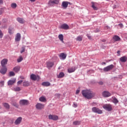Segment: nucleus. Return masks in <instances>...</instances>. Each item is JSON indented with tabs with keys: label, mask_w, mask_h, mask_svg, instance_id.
I'll use <instances>...</instances> for the list:
<instances>
[{
	"label": "nucleus",
	"mask_w": 127,
	"mask_h": 127,
	"mask_svg": "<svg viewBox=\"0 0 127 127\" xmlns=\"http://www.w3.org/2000/svg\"><path fill=\"white\" fill-rule=\"evenodd\" d=\"M82 95L85 99L91 100L96 96V93L91 90L85 89L82 91Z\"/></svg>",
	"instance_id": "1"
},
{
	"label": "nucleus",
	"mask_w": 127,
	"mask_h": 127,
	"mask_svg": "<svg viewBox=\"0 0 127 127\" xmlns=\"http://www.w3.org/2000/svg\"><path fill=\"white\" fill-rule=\"evenodd\" d=\"M103 109L108 112H112L113 110V105L110 104H106L103 106Z\"/></svg>",
	"instance_id": "2"
},
{
	"label": "nucleus",
	"mask_w": 127,
	"mask_h": 127,
	"mask_svg": "<svg viewBox=\"0 0 127 127\" xmlns=\"http://www.w3.org/2000/svg\"><path fill=\"white\" fill-rule=\"evenodd\" d=\"M92 111L93 113L98 114L99 115L103 114V111L96 107H93L92 108Z\"/></svg>",
	"instance_id": "3"
},
{
	"label": "nucleus",
	"mask_w": 127,
	"mask_h": 127,
	"mask_svg": "<svg viewBox=\"0 0 127 127\" xmlns=\"http://www.w3.org/2000/svg\"><path fill=\"white\" fill-rule=\"evenodd\" d=\"M115 68V65L114 64H111L110 65H108L103 68V70L104 72H109L111 71V70H113Z\"/></svg>",
	"instance_id": "4"
},
{
	"label": "nucleus",
	"mask_w": 127,
	"mask_h": 127,
	"mask_svg": "<svg viewBox=\"0 0 127 127\" xmlns=\"http://www.w3.org/2000/svg\"><path fill=\"white\" fill-rule=\"evenodd\" d=\"M30 79L31 80H33V81H39L40 80V77L38 75H35L34 74H32L30 75Z\"/></svg>",
	"instance_id": "5"
},
{
	"label": "nucleus",
	"mask_w": 127,
	"mask_h": 127,
	"mask_svg": "<svg viewBox=\"0 0 127 127\" xmlns=\"http://www.w3.org/2000/svg\"><path fill=\"white\" fill-rule=\"evenodd\" d=\"M19 104L21 106H27L29 104V101L27 100L22 99L20 100Z\"/></svg>",
	"instance_id": "6"
},
{
	"label": "nucleus",
	"mask_w": 127,
	"mask_h": 127,
	"mask_svg": "<svg viewBox=\"0 0 127 127\" xmlns=\"http://www.w3.org/2000/svg\"><path fill=\"white\" fill-rule=\"evenodd\" d=\"M59 3V0H50L48 2L49 5L51 6H53V4H58Z\"/></svg>",
	"instance_id": "7"
},
{
	"label": "nucleus",
	"mask_w": 127,
	"mask_h": 127,
	"mask_svg": "<svg viewBox=\"0 0 127 127\" xmlns=\"http://www.w3.org/2000/svg\"><path fill=\"white\" fill-rule=\"evenodd\" d=\"M7 72V68L6 66H2L0 70V73L2 74V75H5V74Z\"/></svg>",
	"instance_id": "8"
},
{
	"label": "nucleus",
	"mask_w": 127,
	"mask_h": 127,
	"mask_svg": "<svg viewBox=\"0 0 127 127\" xmlns=\"http://www.w3.org/2000/svg\"><path fill=\"white\" fill-rule=\"evenodd\" d=\"M8 60L7 59H4L1 61V67H5V65L7 64V62Z\"/></svg>",
	"instance_id": "9"
},
{
	"label": "nucleus",
	"mask_w": 127,
	"mask_h": 127,
	"mask_svg": "<svg viewBox=\"0 0 127 127\" xmlns=\"http://www.w3.org/2000/svg\"><path fill=\"white\" fill-rule=\"evenodd\" d=\"M36 108L38 110H42V109H44V104L37 103L36 105Z\"/></svg>",
	"instance_id": "10"
},
{
	"label": "nucleus",
	"mask_w": 127,
	"mask_h": 127,
	"mask_svg": "<svg viewBox=\"0 0 127 127\" xmlns=\"http://www.w3.org/2000/svg\"><path fill=\"white\" fill-rule=\"evenodd\" d=\"M58 116L56 115H50L49 116V120H53V121H57L58 120Z\"/></svg>",
	"instance_id": "11"
},
{
	"label": "nucleus",
	"mask_w": 127,
	"mask_h": 127,
	"mask_svg": "<svg viewBox=\"0 0 127 127\" xmlns=\"http://www.w3.org/2000/svg\"><path fill=\"white\" fill-rule=\"evenodd\" d=\"M102 95L104 98H108V97H110L111 94L109 91H105L103 92Z\"/></svg>",
	"instance_id": "12"
},
{
	"label": "nucleus",
	"mask_w": 127,
	"mask_h": 127,
	"mask_svg": "<svg viewBox=\"0 0 127 127\" xmlns=\"http://www.w3.org/2000/svg\"><path fill=\"white\" fill-rule=\"evenodd\" d=\"M22 121V118L19 117L15 120L14 124H15V125H16V126L20 125V123H21Z\"/></svg>",
	"instance_id": "13"
},
{
	"label": "nucleus",
	"mask_w": 127,
	"mask_h": 127,
	"mask_svg": "<svg viewBox=\"0 0 127 127\" xmlns=\"http://www.w3.org/2000/svg\"><path fill=\"white\" fill-rule=\"evenodd\" d=\"M54 65V63L51 62H47V67L48 68V69H50V68H52L53 66Z\"/></svg>",
	"instance_id": "14"
},
{
	"label": "nucleus",
	"mask_w": 127,
	"mask_h": 127,
	"mask_svg": "<svg viewBox=\"0 0 127 127\" xmlns=\"http://www.w3.org/2000/svg\"><path fill=\"white\" fill-rule=\"evenodd\" d=\"M61 28L67 30L69 28V26L67 24H63L61 26Z\"/></svg>",
	"instance_id": "15"
},
{
	"label": "nucleus",
	"mask_w": 127,
	"mask_h": 127,
	"mask_svg": "<svg viewBox=\"0 0 127 127\" xmlns=\"http://www.w3.org/2000/svg\"><path fill=\"white\" fill-rule=\"evenodd\" d=\"M15 82H16V79L15 78L13 79V80H9L7 82L8 85L10 86L11 85H13Z\"/></svg>",
	"instance_id": "16"
},
{
	"label": "nucleus",
	"mask_w": 127,
	"mask_h": 127,
	"mask_svg": "<svg viewBox=\"0 0 127 127\" xmlns=\"http://www.w3.org/2000/svg\"><path fill=\"white\" fill-rule=\"evenodd\" d=\"M21 38V36L20 35V33H17L15 38V41H20Z\"/></svg>",
	"instance_id": "17"
},
{
	"label": "nucleus",
	"mask_w": 127,
	"mask_h": 127,
	"mask_svg": "<svg viewBox=\"0 0 127 127\" xmlns=\"http://www.w3.org/2000/svg\"><path fill=\"white\" fill-rule=\"evenodd\" d=\"M120 61L122 63H126L127 61V56H123L120 58Z\"/></svg>",
	"instance_id": "18"
},
{
	"label": "nucleus",
	"mask_w": 127,
	"mask_h": 127,
	"mask_svg": "<svg viewBox=\"0 0 127 127\" xmlns=\"http://www.w3.org/2000/svg\"><path fill=\"white\" fill-rule=\"evenodd\" d=\"M113 39L114 41H121V38L118 35H115L113 37Z\"/></svg>",
	"instance_id": "19"
},
{
	"label": "nucleus",
	"mask_w": 127,
	"mask_h": 127,
	"mask_svg": "<svg viewBox=\"0 0 127 127\" xmlns=\"http://www.w3.org/2000/svg\"><path fill=\"white\" fill-rule=\"evenodd\" d=\"M50 85H51V84L49 82H42V85L45 87H49Z\"/></svg>",
	"instance_id": "20"
},
{
	"label": "nucleus",
	"mask_w": 127,
	"mask_h": 127,
	"mask_svg": "<svg viewBox=\"0 0 127 127\" xmlns=\"http://www.w3.org/2000/svg\"><path fill=\"white\" fill-rule=\"evenodd\" d=\"M68 3H69V2H68L67 1H64L62 3V6H63V7L64 8H67V7H68Z\"/></svg>",
	"instance_id": "21"
},
{
	"label": "nucleus",
	"mask_w": 127,
	"mask_h": 127,
	"mask_svg": "<svg viewBox=\"0 0 127 127\" xmlns=\"http://www.w3.org/2000/svg\"><path fill=\"white\" fill-rule=\"evenodd\" d=\"M20 70V66H17L13 68V71L15 72L16 73H18V72H19V70Z\"/></svg>",
	"instance_id": "22"
},
{
	"label": "nucleus",
	"mask_w": 127,
	"mask_h": 127,
	"mask_svg": "<svg viewBox=\"0 0 127 127\" xmlns=\"http://www.w3.org/2000/svg\"><path fill=\"white\" fill-rule=\"evenodd\" d=\"M59 39H60V40L61 41H62V42H63V43H64V36H63V35L62 34H60L59 35Z\"/></svg>",
	"instance_id": "23"
},
{
	"label": "nucleus",
	"mask_w": 127,
	"mask_h": 127,
	"mask_svg": "<svg viewBox=\"0 0 127 127\" xmlns=\"http://www.w3.org/2000/svg\"><path fill=\"white\" fill-rule=\"evenodd\" d=\"M91 3H92V8H93V9L94 10H98V7H97V6H96V3H95V2H91Z\"/></svg>",
	"instance_id": "24"
},
{
	"label": "nucleus",
	"mask_w": 127,
	"mask_h": 127,
	"mask_svg": "<svg viewBox=\"0 0 127 127\" xmlns=\"http://www.w3.org/2000/svg\"><path fill=\"white\" fill-rule=\"evenodd\" d=\"M60 57H61V58H62V59L63 60L66 59V57H67V55L62 53L60 55Z\"/></svg>",
	"instance_id": "25"
},
{
	"label": "nucleus",
	"mask_w": 127,
	"mask_h": 127,
	"mask_svg": "<svg viewBox=\"0 0 127 127\" xmlns=\"http://www.w3.org/2000/svg\"><path fill=\"white\" fill-rule=\"evenodd\" d=\"M3 107L5 108L7 110H9V108H10V106H9V104L7 103H4L3 104Z\"/></svg>",
	"instance_id": "26"
},
{
	"label": "nucleus",
	"mask_w": 127,
	"mask_h": 127,
	"mask_svg": "<svg viewBox=\"0 0 127 127\" xmlns=\"http://www.w3.org/2000/svg\"><path fill=\"white\" fill-rule=\"evenodd\" d=\"M30 84L29 83V82L25 81L23 82V87H28Z\"/></svg>",
	"instance_id": "27"
},
{
	"label": "nucleus",
	"mask_w": 127,
	"mask_h": 127,
	"mask_svg": "<svg viewBox=\"0 0 127 127\" xmlns=\"http://www.w3.org/2000/svg\"><path fill=\"white\" fill-rule=\"evenodd\" d=\"M112 102L115 104V105H117V104H119V100L116 97H113Z\"/></svg>",
	"instance_id": "28"
},
{
	"label": "nucleus",
	"mask_w": 127,
	"mask_h": 127,
	"mask_svg": "<svg viewBox=\"0 0 127 127\" xmlns=\"http://www.w3.org/2000/svg\"><path fill=\"white\" fill-rule=\"evenodd\" d=\"M17 20L19 22V23H24V20L21 18H17Z\"/></svg>",
	"instance_id": "29"
},
{
	"label": "nucleus",
	"mask_w": 127,
	"mask_h": 127,
	"mask_svg": "<svg viewBox=\"0 0 127 127\" xmlns=\"http://www.w3.org/2000/svg\"><path fill=\"white\" fill-rule=\"evenodd\" d=\"M75 67H71L68 69V73H73V72L75 71Z\"/></svg>",
	"instance_id": "30"
},
{
	"label": "nucleus",
	"mask_w": 127,
	"mask_h": 127,
	"mask_svg": "<svg viewBox=\"0 0 127 127\" xmlns=\"http://www.w3.org/2000/svg\"><path fill=\"white\" fill-rule=\"evenodd\" d=\"M11 105L13 106V107H15V108H18V104H17L15 101H12Z\"/></svg>",
	"instance_id": "31"
},
{
	"label": "nucleus",
	"mask_w": 127,
	"mask_h": 127,
	"mask_svg": "<svg viewBox=\"0 0 127 127\" xmlns=\"http://www.w3.org/2000/svg\"><path fill=\"white\" fill-rule=\"evenodd\" d=\"M81 124V122L80 121H74L73 123V125H74V126H79V125Z\"/></svg>",
	"instance_id": "32"
},
{
	"label": "nucleus",
	"mask_w": 127,
	"mask_h": 127,
	"mask_svg": "<svg viewBox=\"0 0 127 127\" xmlns=\"http://www.w3.org/2000/svg\"><path fill=\"white\" fill-rule=\"evenodd\" d=\"M22 60H23V58H22V56H20L19 58L17 59L18 63H20Z\"/></svg>",
	"instance_id": "33"
},
{
	"label": "nucleus",
	"mask_w": 127,
	"mask_h": 127,
	"mask_svg": "<svg viewBox=\"0 0 127 127\" xmlns=\"http://www.w3.org/2000/svg\"><path fill=\"white\" fill-rule=\"evenodd\" d=\"M76 40H77V41H82V40H83V37L79 36L76 38Z\"/></svg>",
	"instance_id": "34"
},
{
	"label": "nucleus",
	"mask_w": 127,
	"mask_h": 127,
	"mask_svg": "<svg viewBox=\"0 0 127 127\" xmlns=\"http://www.w3.org/2000/svg\"><path fill=\"white\" fill-rule=\"evenodd\" d=\"M23 52H25V46L22 47L21 48L20 53H23Z\"/></svg>",
	"instance_id": "35"
},
{
	"label": "nucleus",
	"mask_w": 127,
	"mask_h": 127,
	"mask_svg": "<svg viewBox=\"0 0 127 127\" xmlns=\"http://www.w3.org/2000/svg\"><path fill=\"white\" fill-rule=\"evenodd\" d=\"M39 101H40V102H45L46 99L44 97H41L39 98Z\"/></svg>",
	"instance_id": "36"
},
{
	"label": "nucleus",
	"mask_w": 127,
	"mask_h": 127,
	"mask_svg": "<svg viewBox=\"0 0 127 127\" xmlns=\"http://www.w3.org/2000/svg\"><path fill=\"white\" fill-rule=\"evenodd\" d=\"M21 89L19 87H16L14 88L15 92H19Z\"/></svg>",
	"instance_id": "37"
},
{
	"label": "nucleus",
	"mask_w": 127,
	"mask_h": 127,
	"mask_svg": "<svg viewBox=\"0 0 127 127\" xmlns=\"http://www.w3.org/2000/svg\"><path fill=\"white\" fill-rule=\"evenodd\" d=\"M16 6H17V5H16V3H12L11 4V7H12V8H16Z\"/></svg>",
	"instance_id": "38"
},
{
	"label": "nucleus",
	"mask_w": 127,
	"mask_h": 127,
	"mask_svg": "<svg viewBox=\"0 0 127 127\" xmlns=\"http://www.w3.org/2000/svg\"><path fill=\"white\" fill-rule=\"evenodd\" d=\"M64 76V73L63 72H61L60 73L58 78H63V77Z\"/></svg>",
	"instance_id": "39"
},
{
	"label": "nucleus",
	"mask_w": 127,
	"mask_h": 127,
	"mask_svg": "<svg viewBox=\"0 0 127 127\" xmlns=\"http://www.w3.org/2000/svg\"><path fill=\"white\" fill-rule=\"evenodd\" d=\"M9 75L10 77H12V76H15V73H14L13 71H10L9 73Z\"/></svg>",
	"instance_id": "40"
},
{
	"label": "nucleus",
	"mask_w": 127,
	"mask_h": 127,
	"mask_svg": "<svg viewBox=\"0 0 127 127\" xmlns=\"http://www.w3.org/2000/svg\"><path fill=\"white\" fill-rule=\"evenodd\" d=\"M0 85L1 87H3L4 85V81H1L0 82Z\"/></svg>",
	"instance_id": "41"
},
{
	"label": "nucleus",
	"mask_w": 127,
	"mask_h": 127,
	"mask_svg": "<svg viewBox=\"0 0 127 127\" xmlns=\"http://www.w3.org/2000/svg\"><path fill=\"white\" fill-rule=\"evenodd\" d=\"M3 34L1 30H0V38H2Z\"/></svg>",
	"instance_id": "42"
},
{
	"label": "nucleus",
	"mask_w": 127,
	"mask_h": 127,
	"mask_svg": "<svg viewBox=\"0 0 127 127\" xmlns=\"http://www.w3.org/2000/svg\"><path fill=\"white\" fill-rule=\"evenodd\" d=\"M22 80H19L17 82V85H20L22 83Z\"/></svg>",
	"instance_id": "43"
},
{
	"label": "nucleus",
	"mask_w": 127,
	"mask_h": 127,
	"mask_svg": "<svg viewBox=\"0 0 127 127\" xmlns=\"http://www.w3.org/2000/svg\"><path fill=\"white\" fill-rule=\"evenodd\" d=\"M73 107H74V108H77V107H78V105H77V103H73Z\"/></svg>",
	"instance_id": "44"
},
{
	"label": "nucleus",
	"mask_w": 127,
	"mask_h": 127,
	"mask_svg": "<svg viewBox=\"0 0 127 127\" xmlns=\"http://www.w3.org/2000/svg\"><path fill=\"white\" fill-rule=\"evenodd\" d=\"M79 93H80V89H77V90H76V91L75 94H76V95H78V94H79Z\"/></svg>",
	"instance_id": "45"
},
{
	"label": "nucleus",
	"mask_w": 127,
	"mask_h": 127,
	"mask_svg": "<svg viewBox=\"0 0 127 127\" xmlns=\"http://www.w3.org/2000/svg\"><path fill=\"white\" fill-rule=\"evenodd\" d=\"M87 37H88V39H92V37H91V36H89L88 34L87 35Z\"/></svg>",
	"instance_id": "46"
},
{
	"label": "nucleus",
	"mask_w": 127,
	"mask_h": 127,
	"mask_svg": "<svg viewBox=\"0 0 127 127\" xmlns=\"http://www.w3.org/2000/svg\"><path fill=\"white\" fill-rule=\"evenodd\" d=\"M95 32H100V29L97 28V29L95 30Z\"/></svg>",
	"instance_id": "47"
},
{
	"label": "nucleus",
	"mask_w": 127,
	"mask_h": 127,
	"mask_svg": "<svg viewBox=\"0 0 127 127\" xmlns=\"http://www.w3.org/2000/svg\"><path fill=\"white\" fill-rule=\"evenodd\" d=\"M117 54H118L119 56H121V51H118L117 52Z\"/></svg>",
	"instance_id": "48"
},
{
	"label": "nucleus",
	"mask_w": 127,
	"mask_h": 127,
	"mask_svg": "<svg viewBox=\"0 0 127 127\" xmlns=\"http://www.w3.org/2000/svg\"><path fill=\"white\" fill-rule=\"evenodd\" d=\"M98 84H99V85H103L104 82H103L102 81H100L98 82Z\"/></svg>",
	"instance_id": "49"
},
{
	"label": "nucleus",
	"mask_w": 127,
	"mask_h": 127,
	"mask_svg": "<svg viewBox=\"0 0 127 127\" xmlns=\"http://www.w3.org/2000/svg\"><path fill=\"white\" fill-rule=\"evenodd\" d=\"M8 32H9V34H12V33H11V29H9Z\"/></svg>",
	"instance_id": "50"
},
{
	"label": "nucleus",
	"mask_w": 127,
	"mask_h": 127,
	"mask_svg": "<svg viewBox=\"0 0 127 127\" xmlns=\"http://www.w3.org/2000/svg\"><path fill=\"white\" fill-rule=\"evenodd\" d=\"M119 25L120 26V27H124V25H123V24H119Z\"/></svg>",
	"instance_id": "51"
},
{
	"label": "nucleus",
	"mask_w": 127,
	"mask_h": 127,
	"mask_svg": "<svg viewBox=\"0 0 127 127\" xmlns=\"http://www.w3.org/2000/svg\"><path fill=\"white\" fill-rule=\"evenodd\" d=\"M20 78L22 79H24V77H23V76H20Z\"/></svg>",
	"instance_id": "52"
},
{
	"label": "nucleus",
	"mask_w": 127,
	"mask_h": 127,
	"mask_svg": "<svg viewBox=\"0 0 127 127\" xmlns=\"http://www.w3.org/2000/svg\"><path fill=\"white\" fill-rule=\"evenodd\" d=\"M0 3H3V1H2V0H0Z\"/></svg>",
	"instance_id": "53"
},
{
	"label": "nucleus",
	"mask_w": 127,
	"mask_h": 127,
	"mask_svg": "<svg viewBox=\"0 0 127 127\" xmlns=\"http://www.w3.org/2000/svg\"><path fill=\"white\" fill-rule=\"evenodd\" d=\"M30 1H31L32 2H34V1H35V0H30Z\"/></svg>",
	"instance_id": "54"
},
{
	"label": "nucleus",
	"mask_w": 127,
	"mask_h": 127,
	"mask_svg": "<svg viewBox=\"0 0 127 127\" xmlns=\"http://www.w3.org/2000/svg\"><path fill=\"white\" fill-rule=\"evenodd\" d=\"M103 64H104V65H106V63H105V62L102 63V65H103Z\"/></svg>",
	"instance_id": "55"
},
{
	"label": "nucleus",
	"mask_w": 127,
	"mask_h": 127,
	"mask_svg": "<svg viewBox=\"0 0 127 127\" xmlns=\"http://www.w3.org/2000/svg\"><path fill=\"white\" fill-rule=\"evenodd\" d=\"M95 104H96V103H92V106H95Z\"/></svg>",
	"instance_id": "56"
},
{
	"label": "nucleus",
	"mask_w": 127,
	"mask_h": 127,
	"mask_svg": "<svg viewBox=\"0 0 127 127\" xmlns=\"http://www.w3.org/2000/svg\"><path fill=\"white\" fill-rule=\"evenodd\" d=\"M102 42H106V40H103Z\"/></svg>",
	"instance_id": "57"
},
{
	"label": "nucleus",
	"mask_w": 127,
	"mask_h": 127,
	"mask_svg": "<svg viewBox=\"0 0 127 127\" xmlns=\"http://www.w3.org/2000/svg\"><path fill=\"white\" fill-rule=\"evenodd\" d=\"M0 109H1V106H0Z\"/></svg>",
	"instance_id": "58"
},
{
	"label": "nucleus",
	"mask_w": 127,
	"mask_h": 127,
	"mask_svg": "<svg viewBox=\"0 0 127 127\" xmlns=\"http://www.w3.org/2000/svg\"><path fill=\"white\" fill-rule=\"evenodd\" d=\"M0 24H1V23L0 22Z\"/></svg>",
	"instance_id": "59"
}]
</instances>
